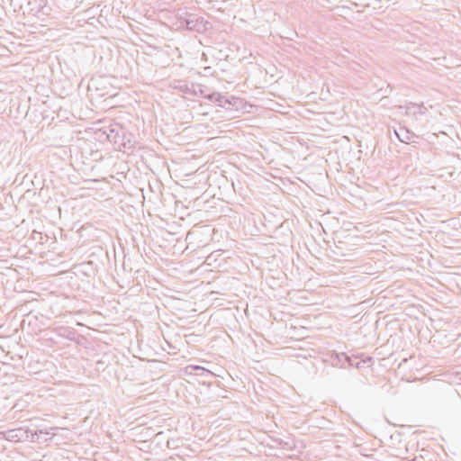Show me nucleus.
<instances>
[{"label": "nucleus", "instance_id": "1", "mask_svg": "<svg viewBox=\"0 0 461 461\" xmlns=\"http://www.w3.org/2000/svg\"><path fill=\"white\" fill-rule=\"evenodd\" d=\"M57 427H50L49 429H39L32 431L29 429L25 428H17L13 429H8L5 432V438L8 440L14 441V442H21V441H30V442H38L39 441V436L41 434L44 435H51L52 437L50 438V440L52 439L56 436V434L53 432L54 430H57Z\"/></svg>", "mask_w": 461, "mask_h": 461}, {"label": "nucleus", "instance_id": "2", "mask_svg": "<svg viewBox=\"0 0 461 461\" xmlns=\"http://www.w3.org/2000/svg\"><path fill=\"white\" fill-rule=\"evenodd\" d=\"M179 23L181 27L198 33H203L212 27L208 21L193 14H187L185 18L180 19Z\"/></svg>", "mask_w": 461, "mask_h": 461}, {"label": "nucleus", "instance_id": "3", "mask_svg": "<svg viewBox=\"0 0 461 461\" xmlns=\"http://www.w3.org/2000/svg\"><path fill=\"white\" fill-rule=\"evenodd\" d=\"M120 131V134L117 136L113 143L118 146V149L120 151L133 152L137 143L135 135L123 126Z\"/></svg>", "mask_w": 461, "mask_h": 461}, {"label": "nucleus", "instance_id": "4", "mask_svg": "<svg viewBox=\"0 0 461 461\" xmlns=\"http://www.w3.org/2000/svg\"><path fill=\"white\" fill-rule=\"evenodd\" d=\"M204 98L225 109H231L232 106L237 104L239 100L234 96H226L217 92L205 95Z\"/></svg>", "mask_w": 461, "mask_h": 461}, {"label": "nucleus", "instance_id": "5", "mask_svg": "<svg viewBox=\"0 0 461 461\" xmlns=\"http://www.w3.org/2000/svg\"><path fill=\"white\" fill-rule=\"evenodd\" d=\"M331 365L336 367H346V362L348 361V355L347 353H332L330 356Z\"/></svg>", "mask_w": 461, "mask_h": 461}, {"label": "nucleus", "instance_id": "6", "mask_svg": "<svg viewBox=\"0 0 461 461\" xmlns=\"http://www.w3.org/2000/svg\"><path fill=\"white\" fill-rule=\"evenodd\" d=\"M122 129V126L119 123L111 124L107 128L104 130V134L106 135V139L110 142H113L117 136L120 134V130Z\"/></svg>", "mask_w": 461, "mask_h": 461}, {"label": "nucleus", "instance_id": "7", "mask_svg": "<svg viewBox=\"0 0 461 461\" xmlns=\"http://www.w3.org/2000/svg\"><path fill=\"white\" fill-rule=\"evenodd\" d=\"M358 357L357 356H348V361L346 362V365H348V366H355L357 368H360L362 366H361V362L357 361L356 362L355 359H357Z\"/></svg>", "mask_w": 461, "mask_h": 461}, {"label": "nucleus", "instance_id": "8", "mask_svg": "<svg viewBox=\"0 0 461 461\" xmlns=\"http://www.w3.org/2000/svg\"><path fill=\"white\" fill-rule=\"evenodd\" d=\"M175 87L178 88L180 91H182L184 93H186V94L191 93V89L189 88V86L186 84L179 83V85L176 86Z\"/></svg>", "mask_w": 461, "mask_h": 461}, {"label": "nucleus", "instance_id": "9", "mask_svg": "<svg viewBox=\"0 0 461 461\" xmlns=\"http://www.w3.org/2000/svg\"><path fill=\"white\" fill-rule=\"evenodd\" d=\"M361 365L362 364H366L368 366H370L372 363H373V357H366L365 359L361 360Z\"/></svg>", "mask_w": 461, "mask_h": 461}, {"label": "nucleus", "instance_id": "10", "mask_svg": "<svg viewBox=\"0 0 461 461\" xmlns=\"http://www.w3.org/2000/svg\"><path fill=\"white\" fill-rule=\"evenodd\" d=\"M194 369H196V370H201L203 372H206V373H209L208 370H206L205 368L202 367V366H193Z\"/></svg>", "mask_w": 461, "mask_h": 461}, {"label": "nucleus", "instance_id": "11", "mask_svg": "<svg viewBox=\"0 0 461 461\" xmlns=\"http://www.w3.org/2000/svg\"><path fill=\"white\" fill-rule=\"evenodd\" d=\"M395 133H396V135L398 136V138H399V140H400L401 141H402V142H404V141H405V140H404L400 136V134H399L397 131H395Z\"/></svg>", "mask_w": 461, "mask_h": 461}, {"label": "nucleus", "instance_id": "12", "mask_svg": "<svg viewBox=\"0 0 461 461\" xmlns=\"http://www.w3.org/2000/svg\"><path fill=\"white\" fill-rule=\"evenodd\" d=\"M458 384L460 386V391H461V374L458 376Z\"/></svg>", "mask_w": 461, "mask_h": 461}, {"label": "nucleus", "instance_id": "13", "mask_svg": "<svg viewBox=\"0 0 461 461\" xmlns=\"http://www.w3.org/2000/svg\"><path fill=\"white\" fill-rule=\"evenodd\" d=\"M278 442L279 445H281L283 443V440L282 439H278L276 440Z\"/></svg>", "mask_w": 461, "mask_h": 461}]
</instances>
